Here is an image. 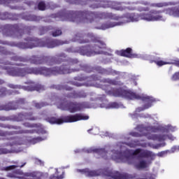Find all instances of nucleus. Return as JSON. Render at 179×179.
I'll list each match as a JSON object with an SVG mask.
<instances>
[{"label": "nucleus", "instance_id": "obj_33", "mask_svg": "<svg viewBox=\"0 0 179 179\" xmlns=\"http://www.w3.org/2000/svg\"><path fill=\"white\" fill-rule=\"evenodd\" d=\"M140 10H144V11H146V10H148V8H141V9H140Z\"/></svg>", "mask_w": 179, "mask_h": 179}, {"label": "nucleus", "instance_id": "obj_7", "mask_svg": "<svg viewBox=\"0 0 179 179\" xmlns=\"http://www.w3.org/2000/svg\"><path fill=\"white\" fill-rule=\"evenodd\" d=\"M116 54L121 57H127V58H142V59H150V56L148 55L132 54V49L129 48L124 50H117L116 51Z\"/></svg>", "mask_w": 179, "mask_h": 179}, {"label": "nucleus", "instance_id": "obj_17", "mask_svg": "<svg viewBox=\"0 0 179 179\" xmlns=\"http://www.w3.org/2000/svg\"><path fill=\"white\" fill-rule=\"evenodd\" d=\"M154 62H155L157 66H163V65H170V64H171L170 61H164L159 59H156L154 60Z\"/></svg>", "mask_w": 179, "mask_h": 179}, {"label": "nucleus", "instance_id": "obj_23", "mask_svg": "<svg viewBox=\"0 0 179 179\" xmlns=\"http://www.w3.org/2000/svg\"><path fill=\"white\" fill-rule=\"evenodd\" d=\"M179 150V145H176L171 148L169 150V153H174V152H178Z\"/></svg>", "mask_w": 179, "mask_h": 179}, {"label": "nucleus", "instance_id": "obj_25", "mask_svg": "<svg viewBox=\"0 0 179 179\" xmlns=\"http://www.w3.org/2000/svg\"><path fill=\"white\" fill-rule=\"evenodd\" d=\"M179 80V72H177L172 76L171 80Z\"/></svg>", "mask_w": 179, "mask_h": 179}, {"label": "nucleus", "instance_id": "obj_10", "mask_svg": "<svg viewBox=\"0 0 179 179\" xmlns=\"http://www.w3.org/2000/svg\"><path fill=\"white\" fill-rule=\"evenodd\" d=\"M127 146H130V148H135L136 146H142L143 148H146L148 146H150V148H152V149H159V148H162L163 146H166V143H164L162 144H152L150 143H136L135 141H132L131 143H127Z\"/></svg>", "mask_w": 179, "mask_h": 179}, {"label": "nucleus", "instance_id": "obj_8", "mask_svg": "<svg viewBox=\"0 0 179 179\" xmlns=\"http://www.w3.org/2000/svg\"><path fill=\"white\" fill-rule=\"evenodd\" d=\"M61 110H66L70 113H76L83 109V104L82 103H70L69 105H61L59 106Z\"/></svg>", "mask_w": 179, "mask_h": 179}, {"label": "nucleus", "instance_id": "obj_38", "mask_svg": "<svg viewBox=\"0 0 179 179\" xmlns=\"http://www.w3.org/2000/svg\"><path fill=\"white\" fill-rule=\"evenodd\" d=\"M176 64L178 66H179V61H177L176 63Z\"/></svg>", "mask_w": 179, "mask_h": 179}, {"label": "nucleus", "instance_id": "obj_30", "mask_svg": "<svg viewBox=\"0 0 179 179\" xmlns=\"http://www.w3.org/2000/svg\"><path fill=\"white\" fill-rule=\"evenodd\" d=\"M35 163L36 164H40V166H43L44 164V162H43V161L38 159H35Z\"/></svg>", "mask_w": 179, "mask_h": 179}, {"label": "nucleus", "instance_id": "obj_22", "mask_svg": "<svg viewBox=\"0 0 179 179\" xmlns=\"http://www.w3.org/2000/svg\"><path fill=\"white\" fill-rule=\"evenodd\" d=\"M38 9H39V10H45V3H44V2H40L38 3Z\"/></svg>", "mask_w": 179, "mask_h": 179}, {"label": "nucleus", "instance_id": "obj_19", "mask_svg": "<svg viewBox=\"0 0 179 179\" xmlns=\"http://www.w3.org/2000/svg\"><path fill=\"white\" fill-rule=\"evenodd\" d=\"M24 164H26V163H24L22 165H17V166L12 165V166L3 168V170H4L5 171H9L10 170H15L16 167H23Z\"/></svg>", "mask_w": 179, "mask_h": 179}, {"label": "nucleus", "instance_id": "obj_14", "mask_svg": "<svg viewBox=\"0 0 179 179\" xmlns=\"http://www.w3.org/2000/svg\"><path fill=\"white\" fill-rule=\"evenodd\" d=\"M121 105L118 104L116 102H112L109 103H104L101 105V108H120Z\"/></svg>", "mask_w": 179, "mask_h": 179}, {"label": "nucleus", "instance_id": "obj_40", "mask_svg": "<svg viewBox=\"0 0 179 179\" xmlns=\"http://www.w3.org/2000/svg\"><path fill=\"white\" fill-rule=\"evenodd\" d=\"M142 117H143L144 118H148V115H144V116H142Z\"/></svg>", "mask_w": 179, "mask_h": 179}, {"label": "nucleus", "instance_id": "obj_3", "mask_svg": "<svg viewBox=\"0 0 179 179\" xmlns=\"http://www.w3.org/2000/svg\"><path fill=\"white\" fill-rule=\"evenodd\" d=\"M106 92L107 94L114 96L115 97H122L123 99H126V100H142L144 101L145 103L144 108H138L136 110V113H140V111H143V110H146V108H150V107H152V104L156 101V99L152 96L146 94H136L129 90H124L122 88L118 90H110V87H108V90Z\"/></svg>", "mask_w": 179, "mask_h": 179}, {"label": "nucleus", "instance_id": "obj_31", "mask_svg": "<svg viewBox=\"0 0 179 179\" xmlns=\"http://www.w3.org/2000/svg\"><path fill=\"white\" fill-rule=\"evenodd\" d=\"M44 105L41 104V103H36L35 106L36 107V108H41V107H43Z\"/></svg>", "mask_w": 179, "mask_h": 179}, {"label": "nucleus", "instance_id": "obj_26", "mask_svg": "<svg viewBox=\"0 0 179 179\" xmlns=\"http://www.w3.org/2000/svg\"><path fill=\"white\" fill-rule=\"evenodd\" d=\"M169 152H170V150L162 151L161 152H159L157 154V156H159V157H162L163 156H166V155H167V153H170Z\"/></svg>", "mask_w": 179, "mask_h": 179}, {"label": "nucleus", "instance_id": "obj_39", "mask_svg": "<svg viewBox=\"0 0 179 179\" xmlns=\"http://www.w3.org/2000/svg\"><path fill=\"white\" fill-rule=\"evenodd\" d=\"M28 120H34V117H28Z\"/></svg>", "mask_w": 179, "mask_h": 179}, {"label": "nucleus", "instance_id": "obj_36", "mask_svg": "<svg viewBox=\"0 0 179 179\" xmlns=\"http://www.w3.org/2000/svg\"><path fill=\"white\" fill-rule=\"evenodd\" d=\"M119 146H120V148L122 149V150H124V146L119 145Z\"/></svg>", "mask_w": 179, "mask_h": 179}, {"label": "nucleus", "instance_id": "obj_37", "mask_svg": "<svg viewBox=\"0 0 179 179\" xmlns=\"http://www.w3.org/2000/svg\"><path fill=\"white\" fill-rule=\"evenodd\" d=\"M105 136H110V135L108 134V132H106Z\"/></svg>", "mask_w": 179, "mask_h": 179}, {"label": "nucleus", "instance_id": "obj_12", "mask_svg": "<svg viewBox=\"0 0 179 179\" xmlns=\"http://www.w3.org/2000/svg\"><path fill=\"white\" fill-rule=\"evenodd\" d=\"M33 73H35L36 75H45V76H48L54 73V71L47 69V68H41L36 70H34L33 71Z\"/></svg>", "mask_w": 179, "mask_h": 179}, {"label": "nucleus", "instance_id": "obj_35", "mask_svg": "<svg viewBox=\"0 0 179 179\" xmlns=\"http://www.w3.org/2000/svg\"><path fill=\"white\" fill-rule=\"evenodd\" d=\"M136 117H137L136 114L131 115V117L135 118Z\"/></svg>", "mask_w": 179, "mask_h": 179}, {"label": "nucleus", "instance_id": "obj_16", "mask_svg": "<svg viewBox=\"0 0 179 179\" xmlns=\"http://www.w3.org/2000/svg\"><path fill=\"white\" fill-rule=\"evenodd\" d=\"M24 127L27 128H34V131L36 132H40V129H41V127L37 124H31L30 122H26L24 124Z\"/></svg>", "mask_w": 179, "mask_h": 179}, {"label": "nucleus", "instance_id": "obj_27", "mask_svg": "<svg viewBox=\"0 0 179 179\" xmlns=\"http://www.w3.org/2000/svg\"><path fill=\"white\" fill-rule=\"evenodd\" d=\"M62 34V31L61 30L58 29L56 30L55 32L52 33L53 37H57V36H61Z\"/></svg>", "mask_w": 179, "mask_h": 179}, {"label": "nucleus", "instance_id": "obj_34", "mask_svg": "<svg viewBox=\"0 0 179 179\" xmlns=\"http://www.w3.org/2000/svg\"><path fill=\"white\" fill-rule=\"evenodd\" d=\"M157 6H158L159 8H162V6H163V4L159 3V4H157Z\"/></svg>", "mask_w": 179, "mask_h": 179}, {"label": "nucleus", "instance_id": "obj_21", "mask_svg": "<svg viewBox=\"0 0 179 179\" xmlns=\"http://www.w3.org/2000/svg\"><path fill=\"white\" fill-rule=\"evenodd\" d=\"M106 82L108 83H110V85H120V82L115 81L114 80L107 79L106 80Z\"/></svg>", "mask_w": 179, "mask_h": 179}, {"label": "nucleus", "instance_id": "obj_43", "mask_svg": "<svg viewBox=\"0 0 179 179\" xmlns=\"http://www.w3.org/2000/svg\"><path fill=\"white\" fill-rule=\"evenodd\" d=\"M150 62H153L152 61H150Z\"/></svg>", "mask_w": 179, "mask_h": 179}, {"label": "nucleus", "instance_id": "obj_41", "mask_svg": "<svg viewBox=\"0 0 179 179\" xmlns=\"http://www.w3.org/2000/svg\"><path fill=\"white\" fill-rule=\"evenodd\" d=\"M108 55H111V54H110V53H108Z\"/></svg>", "mask_w": 179, "mask_h": 179}, {"label": "nucleus", "instance_id": "obj_13", "mask_svg": "<svg viewBox=\"0 0 179 179\" xmlns=\"http://www.w3.org/2000/svg\"><path fill=\"white\" fill-rule=\"evenodd\" d=\"M166 13L173 17H179V8H168Z\"/></svg>", "mask_w": 179, "mask_h": 179}, {"label": "nucleus", "instance_id": "obj_11", "mask_svg": "<svg viewBox=\"0 0 179 179\" xmlns=\"http://www.w3.org/2000/svg\"><path fill=\"white\" fill-rule=\"evenodd\" d=\"M50 173H55L50 177V179H62L64 178V174L65 172L64 171V169L59 168V169H50Z\"/></svg>", "mask_w": 179, "mask_h": 179}, {"label": "nucleus", "instance_id": "obj_15", "mask_svg": "<svg viewBox=\"0 0 179 179\" xmlns=\"http://www.w3.org/2000/svg\"><path fill=\"white\" fill-rule=\"evenodd\" d=\"M57 41H47L45 43L40 45L41 47H47L48 48H54V47H57Z\"/></svg>", "mask_w": 179, "mask_h": 179}, {"label": "nucleus", "instance_id": "obj_1", "mask_svg": "<svg viewBox=\"0 0 179 179\" xmlns=\"http://www.w3.org/2000/svg\"><path fill=\"white\" fill-rule=\"evenodd\" d=\"M87 153H92L94 152L96 153V155H100L103 157V159H106V156H110V158L115 162H124L128 163L129 164H134L136 169H146L150 166L152 162L146 161L145 159H140L138 162L131 161V156H136L138 159L142 157L150 158L152 160L155 159V154L150 151L142 150V149H137L136 150H129L128 152L129 153L130 156H124L122 152H119L117 151H111L110 153L106 152L103 149H93L90 148L87 150Z\"/></svg>", "mask_w": 179, "mask_h": 179}, {"label": "nucleus", "instance_id": "obj_18", "mask_svg": "<svg viewBox=\"0 0 179 179\" xmlns=\"http://www.w3.org/2000/svg\"><path fill=\"white\" fill-rule=\"evenodd\" d=\"M26 69H19L14 71L11 75L13 76H24L26 75Z\"/></svg>", "mask_w": 179, "mask_h": 179}, {"label": "nucleus", "instance_id": "obj_2", "mask_svg": "<svg viewBox=\"0 0 179 179\" xmlns=\"http://www.w3.org/2000/svg\"><path fill=\"white\" fill-rule=\"evenodd\" d=\"M139 20H144L145 22H166V17L162 15V11L152 10L149 13H142L141 14H127L120 22H112L101 26L102 30L106 29H111L115 26H122L125 23L131 22H139Z\"/></svg>", "mask_w": 179, "mask_h": 179}, {"label": "nucleus", "instance_id": "obj_9", "mask_svg": "<svg viewBox=\"0 0 179 179\" xmlns=\"http://www.w3.org/2000/svg\"><path fill=\"white\" fill-rule=\"evenodd\" d=\"M104 50H106V44L100 41H98L96 42L95 51L92 53L87 52L85 53V55L87 57H92V55H94L96 54H105L107 55V52L104 51Z\"/></svg>", "mask_w": 179, "mask_h": 179}, {"label": "nucleus", "instance_id": "obj_24", "mask_svg": "<svg viewBox=\"0 0 179 179\" xmlns=\"http://www.w3.org/2000/svg\"><path fill=\"white\" fill-rule=\"evenodd\" d=\"M57 72L58 73H71V71L66 68L62 69L60 71L57 70Z\"/></svg>", "mask_w": 179, "mask_h": 179}, {"label": "nucleus", "instance_id": "obj_28", "mask_svg": "<svg viewBox=\"0 0 179 179\" xmlns=\"http://www.w3.org/2000/svg\"><path fill=\"white\" fill-rule=\"evenodd\" d=\"M45 139H47V136L45 137H38L34 139L36 143H37V142H41L42 141H45Z\"/></svg>", "mask_w": 179, "mask_h": 179}, {"label": "nucleus", "instance_id": "obj_6", "mask_svg": "<svg viewBox=\"0 0 179 179\" xmlns=\"http://www.w3.org/2000/svg\"><path fill=\"white\" fill-rule=\"evenodd\" d=\"M77 171H78V173H82V174H85L87 177H97V176H105L106 177H108V179H122V177H124L122 173L119 172H103L101 170L90 171L89 169H78Z\"/></svg>", "mask_w": 179, "mask_h": 179}, {"label": "nucleus", "instance_id": "obj_4", "mask_svg": "<svg viewBox=\"0 0 179 179\" xmlns=\"http://www.w3.org/2000/svg\"><path fill=\"white\" fill-rule=\"evenodd\" d=\"M175 131H177V127H173L171 124L162 127L157 122L143 129L144 135L148 139L157 141L158 142H163L167 141V139H169V141H176V136L169 134L170 132H175ZM146 132H160V134L157 135L150 134Z\"/></svg>", "mask_w": 179, "mask_h": 179}, {"label": "nucleus", "instance_id": "obj_5", "mask_svg": "<svg viewBox=\"0 0 179 179\" xmlns=\"http://www.w3.org/2000/svg\"><path fill=\"white\" fill-rule=\"evenodd\" d=\"M83 120H89V115L83 113H77L65 116L63 118L50 117L47 119V121L50 124H57L58 125H61V124H64V122H77V121H82Z\"/></svg>", "mask_w": 179, "mask_h": 179}, {"label": "nucleus", "instance_id": "obj_29", "mask_svg": "<svg viewBox=\"0 0 179 179\" xmlns=\"http://www.w3.org/2000/svg\"><path fill=\"white\" fill-rule=\"evenodd\" d=\"M6 153H9V150L5 148H0V155H6Z\"/></svg>", "mask_w": 179, "mask_h": 179}, {"label": "nucleus", "instance_id": "obj_42", "mask_svg": "<svg viewBox=\"0 0 179 179\" xmlns=\"http://www.w3.org/2000/svg\"><path fill=\"white\" fill-rule=\"evenodd\" d=\"M30 133H33V132H34V131H29Z\"/></svg>", "mask_w": 179, "mask_h": 179}, {"label": "nucleus", "instance_id": "obj_32", "mask_svg": "<svg viewBox=\"0 0 179 179\" xmlns=\"http://www.w3.org/2000/svg\"><path fill=\"white\" fill-rule=\"evenodd\" d=\"M132 136H139V135L137 133H132Z\"/></svg>", "mask_w": 179, "mask_h": 179}, {"label": "nucleus", "instance_id": "obj_20", "mask_svg": "<svg viewBox=\"0 0 179 179\" xmlns=\"http://www.w3.org/2000/svg\"><path fill=\"white\" fill-rule=\"evenodd\" d=\"M89 133L92 132V135H97L99 132H100V129L97 127H94L93 129H90L87 131Z\"/></svg>", "mask_w": 179, "mask_h": 179}]
</instances>
